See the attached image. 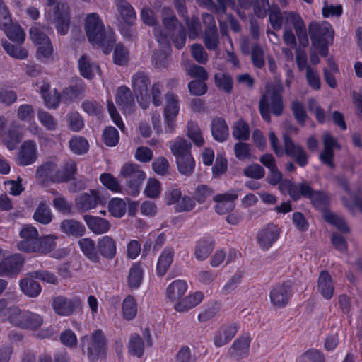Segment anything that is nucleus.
<instances>
[{"label":"nucleus","mask_w":362,"mask_h":362,"mask_svg":"<svg viewBox=\"0 0 362 362\" xmlns=\"http://www.w3.org/2000/svg\"><path fill=\"white\" fill-rule=\"evenodd\" d=\"M52 21L57 33L62 35L68 33L71 23L70 9L67 3L59 1L53 8Z\"/></svg>","instance_id":"7"},{"label":"nucleus","mask_w":362,"mask_h":362,"mask_svg":"<svg viewBox=\"0 0 362 362\" xmlns=\"http://www.w3.org/2000/svg\"><path fill=\"white\" fill-rule=\"evenodd\" d=\"M216 86L223 90L226 93H230L233 90V79L228 74L218 73L214 75Z\"/></svg>","instance_id":"54"},{"label":"nucleus","mask_w":362,"mask_h":362,"mask_svg":"<svg viewBox=\"0 0 362 362\" xmlns=\"http://www.w3.org/2000/svg\"><path fill=\"white\" fill-rule=\"evenodd\" d=\"M187 134L197 146H202L204 145V139L199 126L195 122L192 121L188 122Z\"/></svg>","instance_id":"52"},{"label":"nucleus","mask_w":362,"mask_h":362,"mask_svg":"<svg viewBox=\"0 0 362 362\" xmlns=\"http://www.w3.org/2000/svg\"><path fill=\"white\" fill-rule=\"evenodd\" d=\"M299 361L300 362H325V358L320 351L312 349L303 353Z\"/></svg>","instance_id":"64"},{"label":"nucleus","mask_w":362,"mask_h":362,"mask_svg":"<svg viewBox=\"0 0 362 362\" xmlns=\"http://www.w3.org/2000/svg\"><path fill=\"white\" fill-rule=\"evenodd\" d=\"M283 87L276 85L267 90V94L263 95L259 102V110L262 118L269 122L271 112L275 116H280L283 113L284 105L282 98Z\"/></svg>","instance_id":"3"},{"label":"nucleus","mask_w":362,"mask_h":362,"mask_svg":"<svg viewBox=\"0 0 362 362\" xmlns=\"http://www.w3.org/2000/svg\"><path fill=\"white\" fill-rule=\"evenodd\" d=\"M233 136L240 141H247L250 138V131L248 124L240 119L233 124L232 127Z\"/></svg>","instance_id":"41"},{"label":"nucleus","mask_w":362,"mask_h":362,"mask_svg":"<svg viewBox=\"0 0 362 362\" xmlns=\"http://www.w3.org/2000/svg\"><path fill=\"white\" fill-rule=\"evenodd\" d=\"M62 170L57 168L54 175L52 177V182L54 183L66 182L72 180L76 173V163L74 161H69L65 163Z\"/></svg>","instance_id":"24"},{"label":"nucleus","mask_w":362,"mask_h":362,"mask_svg":"<svg viewBox=\"0 0 362 362\" xmlns=\"http://www.w3.org/2000/svg\"><path fill=\"white\" fill-rule=\"evenodd\" d=\"M211 130L214 139L219 142L226 141L229 136L228 127L221 117L214 118L211 124Z\"/></svg>","instance_id":"27"},{"label":"nucleus","mask_w":362,"mask_h":362,"mask_svg":"<svg viewBox=\"0 0 362 362\" xmlns=\"http://www.w3.org/2000/svg\"><path fill=\"white\" fill-rule=\"evenodd\" d=\"M57 164L52 161H47L39 165L35 172L36 177L42 182H52V177L54 175Z\"/></svg>","instance_id":"33"},{"label":"nucleus","mask_w":362,"mask_h":362,"mask_svg":"<svg viewBox=\"0 0 362 362\" xmlns=\"http://www.w3.org/2000/svg\"><path fill=\"white\" fill-rule=\"evenodd\" d=\"M81 300L78 297L71 298L64 296L53 298L52 307L54 313L60 316H70L77 309L81 308Z\"/></svg>","instance_id":"12"},{"label":"nucleus","mask_w":362,"mask_h":362,"mask_svg":"<svg viewBox=\"0 0 362 362\" xmlns=\"http://www.w3.org/2000/svg\"><path fill=\"white\" fill-rule=\"evenodd\" d=\"M27 311L16 306L10 307L6 320L13 326L23 329Z\"/></svg>","instance_id":"39"},{"label":"nucleus","mask_w":362,"mask_h":362,"mask_svg":"<svg viewBox=\"0 0 362 362\" xmlns=\"http://www.w3.org/2000/svg\"><path fill=\"white\" fill-rule=\"evenodd\" d=\"M83 220L88 229L96 235H101L107 233L110 228V223L101 217L86 214Z\"/></svg>","instance_id":"20"},{"label":"nucleus","mask_w":362,"mask_h":362,"mask_svg":"<svg viewBox=\"0 0 362 362\" xmlns=\"http://www.w3.org/2000/svg\"><path fill=\"white\" fill-rule=\"evenodd\" d=\"M85 30L88 41L93 45L103 49L108 54L114 46L115 40L111 31L106 32L104 24L96 13L87 15L85 21Z\"/></svg>","instance_id":"1"},{"label":"nucleus","mask_w":362,"mask_h":362,"mask_svg":"<svg viewBox=\"0 0 362 362\" xmlns=\"http://www.w3.org/2000/svg\"><path fill=\"white\" fill-rule=\"evenodd\" d=\"M78 245L83 255L91 262H100V256L95 247V242L90 238H83L78 241Z\"/></svg>","instance_id":"31"},{"label":"nucleus","mask_w":362,"mask_h":362,"mask_svg":"<svg viewBox=\"0 0 362 362\" xmlns=\"http://www.w3.org/2000/svg\"><path fill=\"white\" fill-rule=\"evenodd\" d=\"M118 12L124 22L133 25L136 20V13L131 4L126 0H115Z\"/></svg>","instance_id":"29"},{"label":"nucleus","mask_w":362,"mask_h":362,"mask_svg":"<svg viewBox=\"0 0 362 362\" xmlns=\"http://www.w3.org/2000/svg\"><path fill=\"white\" fill-rule=\"evenodd\" d=\"M132 85L137 100L145 109L146 107V103L150 99L148 91L150 80L148 76L144 72H137L132 76Z\"/></svg>","instance_id":"10"},{"label":"nucleus","mask_w":362,"mask_h":362,"mask_svg":"<svg viewBox=\"0 0 362 362\" xmlns=\"http://www.w3.org/2000/svg\"><path fill=\"white\" fill-rule=\"evenodd\" d=\"M81 344L83 351L86 349L88 358L92 361L106 353L107 340L101 329H96L90 335L81 337Z\"/></svg>","instance_id":"4"},{"label":"nucleus","mask_w":362,"mask_h":362,"mask_svg":"<svg viewBox=\"0 0 362 362\" xmlns=\"http://www.w3.org/2000/svg\"><path fill=\"white\" fill-rule=\"evenodd\" d=\"M108 209L112 216L120 218L126 212V204L122 199L115 198L109 202Z\"/></svg>","instance_id":"56"},{"label":"nucleus","mask_w":362,"mask_h":362,"mask_svg":"<svg viewBox=\"0 0 362 362\" xmlns=\"http://www.w3.org/2000/svg\"><path fill=\"white\" fill-rule=\"evenodd\" d=\"M311 192V187L306 182H303L299 185L292 183L288 191L289 195L294 200H298L300 197H307L308 193Z\"/></svg>","instance_id":"51"},{"label":"nucleus","mask_w":362,"mask_h":362,"mask_svg":"<svg viewBox=\"0 0 362 362\" xmlns=\"http://www.w3.org/2000/svg\"><path fill=\"white\" fill-rule=\"evenodd\" d=\"M19 286L22 292L30 298L37 297L41 292V286L33 278H25L20 281Z\"/></svg>","instance_id":"37"},{"label":"nucleus","mask_w":362,"mask_h":362,"mask_svg":"<svg viewBox=\"0 0 362 362\" xmlns=\"http://www.w3.org/2000/svg\"><path fill=\"white\" fill-rule=\"evenodd\" d=\"M166 105L164 116L177 117L179 112L178 96L172 92L165 94Z\"/></svg>","instance_id":"42"},{"label":"nucleus","mask_w":362,"mask_h":362,"mask_svg":"<svg viewBox=\"0 0 362 362\" xmlns=\"http://www.w3.org/2000/svg\"><path fill=\"white\" fill-rule=\"evenodd\" d=\"M292 287L291 280L276 284L269 293L272 304L276 308L285 307L292 296Z\"/></svg>","instance_id":"11"},{"label":"nucleus","mask_w":362,"mask_h":362,"mask_svg":"<svg viewBox=\"0 0 362 362\" xmlns=\"http://www.w3.org/2000/svg\"><path fill=\"white\" fill-rule=\"evenodd\" d=\"M4 30L6 36L11 40L18 43H23L25 40V34L21 27L18 25L11 24L5 28H1Z\"/></svg>","instance_id":"43"},{"label":"nucleus","mask_w":362,"mask_h":362,"mask_svg":"<svg viewBox=\"0 0 362 362\" xmlns=\"http://www.w3.org/2000/svg\"><path fill=\"white\" fill-rule=\"evenodd\" d=\"M130 354L141 358L144 352V344L142 338L137 334L132 335L128 344Z\"/></svg>","instance_id":"46"},{"label":"nucleus","mask_w":362,"mask_h":362,"mask_svg":"<svg viewBox=\"0 0 362 362\" xmlns=\"http://www.w3.org/2000/svg\"><path fill=\"white\" fill-rule=\"evenodd\" d=\"M284 18L286 23H291L293 25L300 45L303 47H307L309 43L307 30L300 16L296 12H284L282 13L277 6L270 8L269 19L274 30H279L281 29Z\"/></svg>","instance_id":"2"},{"label":"nucleus","mask_w":362,"mask_h":362,"mask_svg":"<svg viewBox=\"0 0 362 362\" xmlns=\"http://www.w3.org/2000/svg\"><path fill=\"white\" fill-rule=\"evenodd\" d=\"M115 102L124 112L131 113L134 107L135 103L132 93L126 86H120L117 88Z\"/></svg>","instance_id":"18"},{"label":"nucleus","mask_w":362,"mask_h":362,"mask_svg":"<svg viewBox=\"0 0 362 362\" xmlns=\"http://www.w3.org/2000/svg\"><path fill=\"white\" fill-rule=\"evenodd\" d=\"M78 68L81 74L86 78H91L95 73L100 72V66L96 64H91L86 55H83L78 59Z\"/></svg>","instance_id":"36"},{"label":"nucleus","mask_w":362,"mask_h":362,"mask_svg":"<svg viewBox=\"0 0 362 362\" xmlns=\"http://www.w3.org/2000/svg\"><path fill=\"white\" fill-rule=\"evenodd\" d=\"M179 172L186 176H189L194 171V160L192 156L180 157L176 160Z\"/></svg>","instance_id":"48"},{"label":"nucleus","mask_w":362,"mask_h":362,"mask_svg":"<svg viewBox=\"0 0 362 362\" xmlns=\"http://www.w3.org/2000/svg\"><path fill=\"white\" fill-rule=\"evenodd\" d=\"M100 254L107 259H113L117 253L116 241L109 235L103 236L97 243Z\"/></svg>","instance_id":"22"},{"label":"nucleus","mask_w":362,"mask_h":362,"mask_svg":"<svg viewBox=\"0 0 362 362\" xmlns=\"http://www.w3.org/2000/svg\"><path fill=\"white\" fill-rule=\"evenodd\" d=\"M101 203L100 192L92 190L90 194L83 193L76 199V207L81 211H86L95 208Z\"/></svg>","instance_id":"19"},{"label":"nucleus","mask_w":362,"mask_h":362,"mask_svg":"<svg viewBox=\"0 0 362 362\" xmlns=\"http://www.w3.org/2000/svg\"><path fill=\"white\" fill-rule=\"evenodd\" d=\"M251 337L249 333H244L234 341L229 349V354L236 359L246 357L250 351Z\"/></svg>","instance_id":"17"},{"label":"nucleus","mask_w":362,"mask_h":362,"mask_svg":"<svg viewBox=\"0 0 362 362\" xmlns=\"http://www.w3.org/2000/svg\"><path fill=\"white\" fill-rule=\"evenodd\" d=\"M1 45L6 52L13 58L25 59L28 57V51L20 46L12 45L7 41H2Z\"/></svg>","instance_id":"49"},{"label":"nucleus","mask_w":362,"mask_h":362,"mask_svg":"<svg viewBox=\"0 0 362 362\" xmlns=\"http://www.w3.org/2000/svg\"><path fill=\"white\" fill-rule=\"evenodd\" d=\"M24 259L21 255H10L0 262V276L12 277L18 274L23 266Z\"/></svg>","instance_id":"13"},{"label":"nucleus","mask_w":362,"mask_h":362,"mask_svg":"<svg viewBox=\"0 0 362 362\" xmlns=\"http://www.w3.org/2000/svg\"><path fill=\"white\" fill-rule=\"evenodd\" d=\"M57 239V237L52 234L37 237L33 253L46 255L52 252L56 248Z\"/></svg>","instance_id":"26"},{"label":"nucleus","mask_w":362,"mask_h":362,"mask_svg":"<svg viewBox=\"0 0 362 362\" xmlns=\"http://www.w3.org/2000/svg\"><path fill=\"white\" fill-rule=\"evenodd\" d=\"M243 174L247 177L259 180L264 177L265 171L260 165L252 163L243 169Z\"/></svg>","instance_id":"62"},{"label":"nucleus","mask_w":362,"mask_h":362,"mask_svg":"<svg viewBox=\"0 0 362 362\" xmlns=\"http://www.w3.org/2000/svg\"><path fill=\"white\" fill-rule=\"evenodd\" d=\"M238 329L239 325L236 322L221 325L214 334V344L216 347H221L227 344L234 338Z\"/></svg>","instance_id":"14"},{"label":"nucleus","mask_w":362,"mask_h":362,"mask_svg":"<svg viewBox=\"0 0 362 362\" xmlns=\"http://www.w3.org/2000/svg\"><path fill=\"white\" fill-rule=\"evenodd\" d=\"M214 190L206 185H200L197 187L194 192V199L199 204H202L206 200L211 197L214 194Z\"/></svg>","instance_id":"60"},{"label":"nucleus","mask_w":362,"mask_h":362,"mask_svg":"<svg viewBox=\"0 0 362 362\" xmlns=\"http://www.w3.org/2000/svg\"><path fill=\"white\" fill-rule=\"evenodd\" d=\"M54 208L63 214H71L72 204L63 196H58L52 200Z\"/></svg>","instance_id":"63"},{"label":"nucleus","mask_w":362,"mask_h":362,"mask_svg":"<svg viewBox=\"0 0 362 362\" xmlns=\"http://www.w3.org/2000/svg\"><path fill=\"white\" fill-rule=\"evenodd\" d=\"M43 323V318L39 314L27 311L23 329H36Z\"/></svg>","instance_id":"57"},{"label":"nucleus","mask_w":362,"mask_h":362,"mask_svg":"<svg viewBox=\"0 0 362 362\" xmlns=\"http://www.w3.org/2000/svg\"><path fill=\"white\" fill-rule=\"evenodd\" d=\"M238 195L230 193L218 194L214 197V201L216 202L215 211L218 214H226L231 211L235 207L234 201Z\"/></svg>","instance_id":"21"},{"label":"nucleus","mask_w":362,"mask_h":362,"mask_svg":"<svg viewBox=\"0 0 362 362\" xmlns=\"http://www.w3.org/2000/svg\"><path fill=\"white\" fill-rule=\"evenodd\" d=\"M234 154L240 160H251L255 158L252 155V147L250 144L239 141L234 145Z\"/></svg>","instance_id":"45"},{"label":"nucleus","mask_w":362,"mask_h":362,"mask_svg":"<svg viewBox=\"0 0 362 362\" xmlns=\"http://www.w3.org/2000/svg\"><path fill=\"white\" fill-rule=\"evenodd\" d=\"M123 315L127 320L134 319L137 313V305L134 297L128 296L122 304Z\"/></svg>","instance_id":"50"},{"label":"nucleus","mask_w":362,"mask_h":362,"mask_svg":"<svg viewBox=\"0 0 362 362\" xmlns=\"http://www.w3.org/2000/svg\"><path fill=\"white\" fill-rule=\"evenodd\" d=\"M279 234L280 230L276 225L268 224L259 231L257 241L262 250H267L278 240Z\"/></svg>","instance_id":"15"},{"label":"nucleus","mask_w":362,"mask_h":362,"mask_svg":"<svg viewBox=\"0 0 362 362\" xmlns=\"http://www.w3.org/2000/svg\"><path fill=\"white\" fill-rule=\"evenodd\" d=\"M30 37L34 44L38 45L36 52L37 59L42 60L52 55L53 47L51 40L39 28L35 26L30 28Z\"/></svg>","instance_id":"8"},{"label":"nucleus","mask_w":362,"mask_h":362,"mask_svg":"<svg viewBox=\"0 0 362 362\" xmlns=\"http://www.w3.org/2000/svg\"><path fill=\"white\" fill-rule=\"evenodd\" d=\"M187 284L183 280H175L167 288L166 296L171 301L179 300L186 292Z\"/></svg>","instance_id":"32"},{"label":"nucleus","mask_w":362,"mask_h":362,"mask_svg":"<svg viewBox=\"0 0 362 362\" xmlns=\"http://www.w3.org/2000/svg\"><path fill=\"white\" fill-rule=\"evenodd\" d=\"M161 192L160 182L156 179H149L146 183L144 194L146 197L155 199L159 197Z\"/></svg>","instance_id":"61"},{"label":"nucleus","mask_w":362,"mask_h":362,"mask_svg":"<svg viewBox=\"0 0 362 362\" xmlns=\"http://www.w3.org/2000/svg\"><path fill=\"white\" fill-rule=\"evenodd\" d=\"M323 217L327 223L334 226L340 231L345 233H348L349 232V229L346 226L344 219L341 216L330 211H325Z\"/></svg>","instance_id":"44"},{"label":"nucleus","mask_w":362,"mask_h":362,"mask_svg":"<svg viewBox=\"0 0 362 362\" xmlns=\"http://www.w3.org/2000/svg\"><path fill=\"white\" fill-rule=\"evenodd\" d=\"M175 255V250L171 247H166L158 257L156 272L158 276H164L171 265Z\"/></svg>","instance_id":"28"},{"label":"nucleus","mask_w":362,"mask_h":362,"mask_svg":"<svg viewBox=\"0 0 362 362\" xmlns=\"http://www.w3.org/2000/svg\"><path fill=\"white\" fill-rule=\"evenodd\" d=\"M317 290L324 298L329 300L332 298L334 286L330 274L327 271H322L317 280Z\"/></svg>","instance_id":"23"},{"label":"nucleus","mask_w":362,"mask_h":362,"mask_svg":"<svg viewBox=\"0 0 362 362\" xmlns=\"http://www.w3.org/2000/svg\"><path fill=\"white\" fill-rule=\"evenodd\" d=\"M191 143L185 139L177 137L174 142L170 145L172 153L175 156L176 160L180 157L192 156L190 149Z\"/></svg>","instance_id":"30"},{"label":"nucleus","mask_w":362,"mask_h":362,"mask_svg":"<svg viewBox=\"0 0 362 362\" xmlns=\"http://www.w3.org/2000/svg\"><path fill=\"white\" fill-rule=\"evenodd\" d=\"M120 175L126 180L129 194L137 196L145 179L144 171L135 163H125L121 168Z\"/></svg>","instance_id":"5"},{"label":"nucleus","mask_w":362,"mask_h":362,"mask_svg":"<svg viewBox=\"0 0 362 362\" xmlns=\"http://www.w3.org/2000/svg\"><path fill=\"white\" fill-rule=\"evenodd\" d=\"M308 32L313 46L320 47L332 42L334 30L332 25L327 21L310 22Z\"/></svg>","instance_id":"6"},{"label":"nucleus","mask_w":362,"mask_h":362,"mask_svg":"<svg viewBox=\"0 0 362 362\" xmlns=\"http://www.w3.org/2000/svg\"><path fill=\"white\" fill-rule=\"evenodd\" d=\"M37 159V144L33 140L25 141L18 153V163L22 166L33 164Z\"/></svg>","instance_id":"16"},{"label":"nucleus","mask_w":362,"mask_h":362,"mask_svg":"<svg viewBox=\"0 0 362 362\" xmlns=\"http://www.w3.org/2000/svg\"><path fill=\"white\" fill-rule=\"evenodd\" d=\"M203 41L208 49H216L219 45V37L217 29L205 30Z\"/></svg>","instance_id":"53"},{"label":"nucleus","mask_w":362,"mask_h":362,"mask_svg":"<svg viewBox=\"0 0 362 362\" xmlns=\"http://www.w3.org/2000/svg\"><path fill=\"white\" fill-rule=\"evenodd\" d=\"M53 215L49 206L45 202H40L33 214V219L43 225H47L52 221Z\"/></svg>","instance_id":"34"},{"label":"nucleus","mask_w":362,"mask_h":362,"mask_svg":"<svg viewBox=\"0 0 362 362\" xmlns=\"http://www.w3.org/2000/svg\"><path fill=\"white\" fill-rule=\"evenodd\" d=\"M143 272L141 267L134 264L131 267L129 274V285L132 288H137L142 281Z\"/></svg>","instance_id":"55"},{"label":"nucleus","mask_w":362,"mask_h":362,"mask_svg":"<svg viewBox=\"0 0 362 362\" xmlns=\"http://www.w3.org/2000/svg\"><path fill=\"white\" fill-rule=\"evenodd\" d=\"M284 153L293 158L300 167H305L308 163L309 156L304 148L295 143L291 136L285 134L283 136Z\"/></svg>","instance_id":"9"},{"label":"nucleus","mask_w":362,"mask_h":362,"mask_svg":"<svg viewBox=\"0 0 362 362\" xmlns=\"http://www.w3.org/2000/svg\"><path fill=\"white\" fill-rule=\"evenodd\" d=\"M306 198H308L312 204L317 209L323 211L326 210V208L329 204V197L322 191H315L311 188V192L308 193Z\"/></svg>","instance_id":"38"},{"label":"nucleus","mask_w":362,"mask_h":362,"mask_svg":"<svg viewBox=\"0 0 362 362\" xmlns=\"http://www.w3.org/2000/svg\"><path fill=\"white\" fill-rule=\"evenodd\" d=\"M60 230L69 236L81 237L86 233L85 226L74 219H65L60 223Z\"/></svg>","instance_id":"25"},{"label":"nucleus","mask_w":362,"mask_h":362,"mask_svg":"<svg viewBox=\"0 0 362 362\" xmlns=\"http://www.w3.org/2000/svg\"><path fill=\"white\" fill-rule=\"evenodd\" d=\"M170 50L160 49L152 54V63L158 69L165 68L168 65V55Z\"/></svg>","instance_id":"58"},{"label":"nucleus","mask_w":362,"mask_h":362,"mask_svg":"<svg viewBox=\"0 0 362 362\" xmlns=\"http://www.w3.org/2000/svg\"><path fill=\"white\" fill-rule=\"evenodd\" d=\"M37 118L41 124L49 131H54L57 129V122L54 118L47 112L39 110Z\"/></svg>","instance_id":"59"},{"label":"nucleus","mask_w":362,"mask_h":362,"mask_svg":"<svg viewBox=\"0 0 362 362\" xmlns=\"http://www.w3.org/2000/svg\"><path fill=\"white\" fill-rule=\"evenodd\" d=\"M85 90V85L81 79H77L74 85L64 89L62 99L66 101H73L79 97Z\"/></svg>","instance_id":"40"},{"label":"nucleus","mask_w":362,"mask_h":362,"mask_svg":"<svg viewBox=\"0 0 362 362\" xmlns=\"http://www.w3.org/2000/svg\"><path fill=\"white\" fill-rule=\"evenodd\" d=\"M214 250L212 240L203 238L197 242L194 248L195 258L199 261L205 260Z\"/></svg>","instance_id":"35"},{"label":"nucleus","mask_w":362,"mask_h":362,"mask_svg":"<svg viewBox=\"0 0 362 362\" xmlns=\"http://www.w3.org/2000/svg\"><path fill=\"white\" fill-rule=\"evenodd\" d=\"M69 147L74 153L82 155L88 151L89 144L85 138L75 136L69 141Z\"/></svg>","instance_id":"47"}]
</instances>
